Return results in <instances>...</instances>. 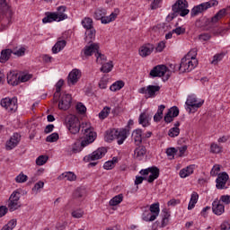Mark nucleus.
Segmentation results:
<instances>
[{"label": "nucleus", "instance_id": "79ce46f5", "mask_svg": "<svg viewBox=\"0 0 230 230\" xmlns=\"http://www.w3.org/2000/svg\"><path fill=\"white\" fill-rule=\"evenodd\" d=\"M123 202V194H119L110 200V206H118Z\"/></svg>", "mask_w": 230, "mask_h": 230}, {"label": "nucleus", "instance_id": "39448f33", "mask_svg": "<svg viewBox=\"0 0 230 230\" xmlns=\"http://www.w3.org/2000/svg\"><path fill=\"white\" fill-rule=\"evenodd\" d=\"M0 105L10 114H14V112H17V109H19L17 97H5L0 101Z\"/></svg>", "mask_w": 230, "mask_h": 230}, {"label": "nucleus", "instance_id": "4468645a", "mask_svg": "<svg viewBox=\"0 0 230 230\" xmlns=\"http://www.w3.org/2000/svg\"><path fill=\"white\" fill-rule=\"evenodd\" d=\"M227 181H229V174L227 172H224L222 173H219L217 180H216V187L217 190H226L227 187H226V184H227Z\"/></svg>", "mask_w": 230, "mask_h": 230}, {"label": "nucleus", "instance_id": "bb28decb", "mask_svg": "<svg viewBox=\"0 0 230 230\" xmlns=\"http://www.w3.org/2000/svg\"><path fill=\"white\" fill-rule=\"evenodd\" d=\"M118 13H119V11L116 10L114 13H111L109 16H103L101 20L102 24H109V22H112V21H116V18L118 17Z\"/></svg>", "mask_w": 230, "mask_h": 230}, {"label": "nucleus", "instance_id": "6e6d98bb", "mask_svg": "<svg viewBox=\"0 0 230 230\" xmlns=\"http://www.w3.org/2000/svg\"><path fill=\"white\" fill-rule=\"evenodd\" d=\"M25 53H26V49L24 47L13 50V55H15L16 57H24Z\"/></svg>", "mask_w": 230, "mask_h": 230}, {"label": "nucleus", "instance_id": "338daca9", "mask_svg": "<svg viewBox=\"0 0 230 230\" xmlns=\"http://www.w3.org/2000/svg\"><path fill=\"white\" fill-rule=\"evenodd\" d=\"M219 202H223L224 204L229 205L230 204V196L229 195L221 196Z\"/></svg>", "mask_w": 230, "mask_h": 230}, {"label": "nucleus", "instance_id": "bf43d9fd", "mask_svg": "<svg viewBox=\"0 0 230 230\" xmlns=\"http://www.w3.org/2000/svg\"><path fill=\"white\" fill-rule=\"evenodd\" d=\"M15 181L18 183L26 182V181H28V176L21 172L18 176H16Z\"/></svg>", "mask_w": 230, "mask_h": 230}, {"label": "nucleus", "instance_id": "7c9ffc66", "mask_svg": "<svg viewBox=\"0 0 230 230\" xmlns=\"http://www.w3.org/2000/svg\"><path fill=\"white\" fill-rule=\"evenodd\" d=\"M149 173H151L147 179V182H154L155 179L159 177V168L157 167H151V171H149Z\"/></svg>", "mask_w": 230, "mask_h": 230}, {"label": "nucleus", "instance_id": "f257e3e1", "mask_svg": "<svg viewBox=\"0 0 230 230\" xmlns=\"http://www.w3.org/2000/svg\"><path fill=\"white\" fill-rule=\"evenodd\" d=\"M83 133V140L81 141V144L75 143L72 146V152L73 154H78L85 148V146H89L92 143H94L96 140V132L93 130V128H85L82 129Z\"/></svg>", "mask_w": 230, "mask_h": 230}, {"label": "nucleus", "instance_id": "052dcab7", "mask_svg": "<svg viewBox=\"0 0 230 230\" xmlns=\"http://www.w3.org/2000/svg\"><path fill=\"white\" fill-rule=\"evenodd\" d=\"M75 109L79 114H85V111H87V108L82 102L77 103Z\"/></svg>", "mask_w": 230, "mask_h": 230}, {"label": "nucleus", "instance_id": "774afa93", "mask_svg": "<svg viewBox=\"0 0 230 230\" xmlns=\"http://www.w3.org/2000/svg\"><path fill=\"white\" fill-rule=\"evenodd\" d=\"M221 230H230V222L225 221L220 226Z\"/></svg>", "mask_w": 230, "mask_h": 230}, {"label": "nucleus", "instance_id": "4c0bfd02", "mask_svg": "<svg viewBox=\"0 0 230 230\" xmlns=\"http://www.w3.org/2000/svg\"><path fill=\"white\" fill-rule=\"evenodd\" d=\"M81 24L84 28V30H91L94 28V26L93 25V19L90 17H85L84 19H83Z\"/></svg>", "mask_w": 230, "mask_h": 230}, {"label": "nucleus", "instance_id": "6e6552de", "mask_svg": "<svg viewBox=\"0 0 230 230\" xmlns=\"http://www.w3.org/2000/svg\"><path fill=\"white\" fill-rule=\"evenodd\" d=\"M66 121L71 134H78L80 132V120L76 116L68 115Z\"/></svg>", "mask_w": 230, "mask_h": 230}, {"label": "nucleus", "instance_id": "b1692460", "mask_svg": "<svg viewBox=\"0 0 230 230\" xmlns=\"http://www.w3.org/2000/svg\"><path fill=\"white\" fill-rule=\"evenodd\" d=\"M150 119L152 117L148 113H141L138 119L139 125L142 127H148L150 125Z\"/></svg>", "mask_w": 230, "mask_h": 230}, {"label": "nucleus", "instance_id": "cd10ccee", "mask_svg": "<svg viewBox=\"0 0 230 230\" xmlns=\"http://www.w3.org/2000/svg\"><path fill=\"white\" fill-rule=\"evenodd\" d=\"M66 40H58L52 48V53H54L55 55L57 53H60V51H62V49L64 48H66Z\"/></svg>", "mask_w": 230, "mask_h": 230}, {"label": "nucleus", "instance_id": "a18cd8bd", "mask_svg": "<svg viewBox=\"0 0 230 230\" xmlns=\"http://www.w3.org/2000/svg\"><path fill=\"white\" fill-rule=\"evenodd\" d=\"M96 62L97 64H103V62L107 61V57L100 52V50L95 53Z\"/></svg>", "mask_w": 230, "mask_h": 230}, {"label": "nucleus", "instance_id": "49530a36", "mask_svg": "<svg viewBox=\"0 0 230 230\" xmlns=\"http://www.w3.org/2000/svg\"><path fill=\"white\" fill-rule=\"evenodd\" d=\"M15 226H17V220L12 219L1 230H13Z\"/></svg>", "mask_w": 230, "mask_h": 230}, {"label": "nucleus", "instance_id": "473e14b6", "mask_svg": "<svg viewBox=\"0 0 230 230\" xmlns=\"http://www.w3.org/2000/svg\"><path fill=\"white\" fill-rule=\"evenodd\" d=\"M95 37H96V30L94 28L86 29V31H85L86 42H93Z\"/></svg>", "mask_w": 230, "mask_h": 230}, {"label": "nucleus", "instance_id": "c9c22d12", "mask_svg": "<svg viewBox=\"0 0 230 230\" xmlns=\"http://www.w3.org/2000/svg\"><path fill=\"white\" fill-rule=\"evenodd\" d=\"M146 154V148L145 146H138L135 149V157L137 159H143Z\"/></svg>", "mask_w": 230, "mask_h": 230}, {"label": "nucleus", "instance_id": "0e129e2a", "mask_svg": "<svg viewBox=\"0 0 230 230\" xmlns=\"http://www.w3.org/2000/svg\"><path fill=\"white\" fill-rule=\"evenodd\" d=\"M218 172H220V165L216 164L213 166L210 174L212 175V177H217V175H218Z\"/></svg>", "mask_w": 230, "mask_h": 230}, {"label": "nucleus", "instance_id": "4be33fe9", "mask_svg": "<svg viewBox=\"0 0 230 230\" xmlns=\"http://www.w3.org/2000/svg\"><path fill=\"white\" fill-rule=\"evenodd\" d=\"M143 131L141 129H136L132 133V139L137 146H139L143 143Z\"/></svg>", "mask_w": 230, "mask_h": 230}, {"label": "nucleus", "instance_id": "37998d69", "mask_svg": "<svg viewBox=\"0 0 230 230\" xmlns=\"http://www.w3.org/2000/svg\"><path fill=\"white\" fill-rule=\"evenodd\" d=\"M112 67H114V65L112 64V61H110L102 65L101 71L102 73H111L112 71Z\"/></svg>", "mask_w": 230, "mask_h": 230}, {"label": "nucleus", "instance_id": "5fc2aeb1", "mask_svg": "<svg viewBox=\"0 0 230 230\" xmlns=\"http://www.w3.org/2000/svg\"><path fill=\"white\" fill-rule=\"evenodd\" d=\"M210 151L212 154H220L222 152V147L218 144L213 143L210 146Z\"/></svg>", "mask_w": 230, "mask_h": 230}, {"label": "nucleus", "instance_id": "ea45409f", "mask_svg": "<svg viewBox=\"0 0 230 230\" xmlns=\"http://www.w3.org/2000/svg\"><path fill=\"white\" fill-rule=\"evenodd\" d=\"M123 87H125V83L123 81H117L111 85L110 90L116 93V91H119L123 89Z\"/></svg>", "mask_w": 230, "mask_h": 230}, {"label": "nucleus", "instance_id": "9b49d317", "mask_svg": "<svg viewBox=\"0 0 230 230\" xmlns=\"http://www.w3.org/2000/svg\"><path fill=\"white\" fill-rule=\"evenodd\" d=\"M107 154V148L99 147L97 150L93 151L92 154L85 155L84 157V163H91V161H98V159H102L103 155Z\"/></svg>", "mask_w": 230, "mask_h": 230}, {"label": "nucleus", "instance_id": "72a5a7b5", "mask_svg": "<svg viewBox=\"0 0 230 230\" xmlns=\"http://www.w3.org/2000/svg\"><path fill=\"white\" fill-rule=\"evenodd\" d=\"M170 220V211L166 208L162 210V227H165L168 226V222Z\"/></svg>", "mask_w": 230, "mask_h": 230}, {"label": "nucleus", "instance_id": "7ed1b4c3", "mask_svg": "<svg viewBox=\"0 0 230 230\" xmlns=\"http://www.w3.org/2000/svg\"><path fill=\"white\" fill-rule=\"evenodd\" d=\"M104 139L107 143H111V141L117 139L118 145H123L125 139H127V129H110L106 131Z\"/></svg>", "mask_w": 230, "mask_h": 230}, {"label": "nucleus", "instance_id": "c85d7f7f", "mask_svg": "<svg viewBox=\"0 0 230 230\" xmlns=\"http://www.w3.org/2000/svg\"><path fill=\"white\" fill-rule=\"evenodd\" d=\"M58 22V20L57 18V14L55 13H47L46 17L42 19V22L44 24L48 22Z\"/></svg>", "mask_w": 230, "mask_h": 230}, {"label": "nucleus", "instance_id": "a878e982", "mask_svg": "<svg viewBox=\"0 0 230 230\" xmlns=\"http://www.w3.org/2000/svg\"><path fill=\"white\" fill-rule=\"evenodd\" d=\"M64 85V80L60 79L56 84V93H54L53 102L58 103V98H60V90Z\"/></svg>", "mask_w": 230, "mask_h": 230}, {"label": "nucleus", "instance_id": "6ab92c4d", "mask_svg": "<svg viewBox=\"0 0 230 230\" xmlns=\"http://www.w3.org/2000/svg\"><path fill=\"white\" fill-rule=\"evenodd\" d=\"M154 51V45L148 43L146 45H143L140 49H139V55L140 57H148V55H152V52Z\"/></svg>", "mask_w": 230, "mask_h": 230}, {"label": "nucleus", "instance_id": "58836bf2", "mask_svg": "<svg viewBox=\"0 0 230 230\" xmlns=\"http://www.w3.org/2000/svg\"><path fill=\"white\" fill-rule=\"evenodd\" d=\"M226 12H227V9H221V10H219V11L215 14V16L212 17L211 22H218V21H220V19H222V18L226 15Z\"/></svg>", "mask_w": 230, "mask_h": 230}, {"label": "nucleus", "instance_id": "20e7f679", "mask_svg": "<svg viewBox=\"0 0 230 230\" xmlns=\"http://www.w3.org/2000/svg\"><path fill=\"white\" fill-rule=\"evenodd\" d=\"M172 13L171 14L172 19H175L177 15L181 17H186L190 11L188 9V1L186 0H178L175 2L174 4L172 6Z\"/></svg>", "mask_w": 230, "mask_h": 230}, {"label": "nucleus", "instance_id": "423d86ee", "mask_svg": "<svg viewBox=\"0 0 230 230\" xmlns=\"http://www.w3.org/2000/svg\"><path fill=\"white\" fill-rule=\"evenodd\" d=\"M0 12L4 14L2 23L3 24H12V17L13 13L10 10V5L6 3V0H0Z\"/></svg>", "mask_w": 230, "mask_h": 230}, {"label": "nucleus", "instance_id": "ddd939ff", "mask_svg": "<svg viewBox=\"0 0 230 230\" xmlns=\"http://www.w3.org/2000/svg\"><path fill=\"white\" fill-rule=\"evenodd\" d=\"M166 73H168V67L164 65H158L150 71V76H152V78H161V76H164Z\"/></svg>", "mask_w": 230, "mask_h": 230}, {"label": "nucleus", "instance_id": "0eeeda50", "mask_svg": "<svg viewBox=\"0 0 230 230\" xmlns=\"http://www.w3.org/2000/svg\"><path fill=\"white\" fill-rule=\"evenodd\" d=\"M218 4V1L217 0H210L206 3H202L199 5L194 6L190 11L191 17H195L199 15V13H202V12H206V10H208V8H211L212 6H217Z\"/></svg>", "mask_w": 230, "mask_h": 230}, {"label": "nucleus", "instance_id": "13d9d810", "mask_svg": "<svg viewBox=\"0 0 230 230\" xmlns=\"http://www.w3.org/2000/svg\"><path fill=\"white\" fill-rule=\"evenodd\" d=\"M20 199H21V192H19V191H17V190H14V191L11 194V196H10V198H9V199L13 200V202H20V201H19Z\"/></svg>", "mask_w": 230, "mask_h": 230}, {"label": "nucleus", "instance_id": "dca6fc26", "mask_svg": "<svg viewBox=\"0 0 230 230\" xmlns=\"http://www.w3.org/2000/svg\"><path fill=\"white\" fill-rule=\"evenodd\" d=\"M21 141V135L19 133H14L10 139L6 142L5 148L6 150H13L15 146L19 145Z\"/></svg>", "mask_w": 230, "mask_h": 230}, {"label": "nucleus", "instance_id": "412c9836", "mask_svg": "<svg viewBox=\"0 0 230 230\" xmlns=\"http://www.w3.org/2000/svg\"><path fill=\"white\" fill-rule=\"evenodd\" d=\"M195 171V164H190L180 171V177L181 179H186V177H190Z\"/></svg>", "mask_w": 230, "mask_h": 230}, {"label": "nucleus", "instance_id": "f704fd0d", "mask_svg": "<svg viewBox=\"0 0 230 230\" xmlns=\"http://www.w3.org/2000/svg\"><path fill=\"white\" fill-rule=\"evenodd\" d=\"M197 202H199V193L194 191L191 194L190 200L188 205V209L189 210L193 209V208H195V204H197Z\"/></svg>", "mask_w": 230, "mask_h": 230}, {"label": "nucleus", "instance_id": "393cba45", "mask_svg": "<svg viewBox=\"0 0 230 230\" xmlns=\"http://www.w3.org/2000/svg\"><path fill=\"white\" fill-rule=\"evenodd\" d=\"M13 55V50L10 49H6L1 51L0 62L1 64H4L10 60V57Z\"/></svg>", "mask_w": 230, "mask_h": 230}, {"label": "nucleus", "instance_id": "e2e57ef3", "mask_svg": "<svg viewBox=\"0 0 230 230\" xmlns=\"http://www.w3.org/2000/svg\"><path fill=\"white\" fill-rule=\"evenodd\" d=\"M42 188H44V182L38 181L37 183H35L34 187L32 188V191L39 193V190H42Z\"/></svg>", "mask_w": 230, "mask_h": 230}, {"label": "nucleus", "instance_id": "4d7b16f0", "mask_svg": "<svg viewBox=\"0 0 230 230\" xmlns=\"http://www.w3.org/2000/svg\"><path fill=\"white\" fill-rule=\"evenodd\" d=\"M179 134H181V129H179V128H172L168 132L170 137H177Z\"/></svg>", "mask_w": 230, "mask_h": 230}, {"label": "nucleus", "instance_id": "1a4fd4ad", "mask_svg": "<svg viewBox=\"0 0 230 230\" xmlns=\"http://www.w3.org/2000/svg\"><path fill=\"white\" fill-rule=\"evenodd\" d=\"M185 103L187 105V111L191 114V112H195L197 109H200L204 105V101L197 100L195 95H189Z\"/></svg>", "mask_w": 230, "mask_h": 230}, {"label": "nucleus", "instance_id": "a211bd4d", "mask_svg": "<svg viewBox=\"0 0 230 230\" xmlns=\"http://www.w3.org/2000/svg\"><path fill=\"white\" fill-rule=\"evenodd\" d=\"M212 211L214 215L220 217V215H224L226 212V207L224 204H222V202L218 201V199H216L212 203Z\"/></svg>", "mask_w": 230, "mask_h": 230}, {"label": "nucleus", "instance_id": "3c124183", "mask_svg": "<svg viewBox=\"0 0 230 230\" xmlns=\"http://www.w3.org/2000/svg\"><path fill=\"white\" fill-rule=\"evenodd\" d=\"M62 176L65 177L66 181H76V174L71 172H65L62 174Z\"/></svg>", "mask_w": 230, "mask_h": 230}, {"label": "nucleus", "instance_id": "a19ab883", "mask_svg": "<svg viewBox=\"0 0 230 230\" xmlns=\"http://www.w3.org/2000/svg\"><path fill=\"white\" fill-rule=\"evenodd\" d=\"M104 15H107V10L103 8H99L94 13V19H96L97 21H102Z\"/></svg>", "mask_w": 230, "mask_h": 230}, {"label": "nucleus", "instance_id": "864d4df0", "mask_svg": "<svg viewBox=\"0 0 230 230\" xmlns=\"http://www.w3.org/2000/svg\"><path fill=\"white\" fill-rule=\"evenodd\" d=\"M179 152V150L175 147H169L166 149V154L168 157H172L173 159L175 157V155Z\"/></svg>", "mask_w": 230, "mask_h": 230}, {"label": "nucleus", "instance_id": "2f4dec72", "mask_svg": "<svg viewBox=\"0 0 230 230\" xmlns=\"http://www.w3.org/2000/svg\"><path fill=\"white\" fill-rule=\"evenodd\" d=\"M157 217L150 211V210H146L142 214V220L144 222H154Z\"/></svg>", "mask_w": 230, "mask_h": 230}, {"label": "nucleus", "instance_id": "69168bd1", "mask_svg": "<svg viewBox=\"0 0 230 230\" xmlns=\"http://www.w3.org/2000/svg\"><path fill=\"white\" fill-rule=\"evenodd\" d=\"M72 217L74 218H82V217H84V211L83 210H75L72 212Z\"/></svg>", "mask_w": 230, "mask_h": 230}, {"label": "nucleus", "instance_id": "c03bdc74", "mask_svg": "<svg viewBox=\"0 0 230 230\" xmlns=\"http://www.w3.org/2000/svg\"><path fill=\"white\" fill-rule=\"evenodd\" d=\"M58 139H59V136H58V133L57 132H54L46 137L47 143H57Z\"/></svg>", "mask_w": 230, "mask_h": 230}, {"label": "nucleus", "instance_id": "603ef678", "mask_svg": "<svg viewBox=\"0 0 230 230\" xmlns=\"http://www.w3.org/2000/svg\"><path fill=\"white\" fill-rule=\"evenodd\" d=\"M108 83H109V78H107V75L102 76L99 82L100 89H107Z\"/></svg>", "mask_w": 230, "mask_h": 230}, {"label": "nucleus", "instance_id": "f3484780", "mask_svg": "<svg viewBox=\"0 0 230 230\" xmlns=\"http://www.w3.org/2000/svg\"><path fill=\"white\" fill-rule=\"evenodd\" d=\"M177 116H179V108L177 106L170 108L164 116L165 123H172L173 118H177Z\"/></svg>", "mask_w": 230, "mask_h": 230}, {"label": "nucleus", "instance_id": "9d476101", "mask_svg": "<svg viewBox=\"0 0 230 230\" xmlns=\"http://www.w3.org/2000/svg\"><path fill=\"white\" fill-rule=\"evenodd\" d=\"M73 98L69 93H64L59 95L58 102V109L60 111H67L71 108V102Z\"/></svg>", "mask_w": 230, "mask_h": 230}, {"label": "nucleus", "instance_id": "680f3d73", "mask_svg": "<svg viewBox=\"0 0 230 230\" xmlns=\"http://www.w3.org/2000/svg\"><path fill=\"white\" fill-rule=\"evenodd\" d=\"M33 75H30V74H22L19 75V80L20 82H28V80H31V78H32Z\"/></svg>", "mask_w": 230, "mask_h": 230}, {"label": "nucleus", "instance_id": "5701e85b", "mask_svg": "<svg viewBox=\"0 0 230 230\" xmlns=\"http://www.w3.org/2000/svg\"><path fill=\"white\" fill-rule=\"evenodd\" d=\"M7 83L9 84V85H19V84H21L19 75H17V74L10 72L9 74H7Z\"/></svg>", "mask_w": 230, "mask_h": 230}, {"label": "nucleus", "instance_id": "8fccbe9b", "mask_svg": "<svg viewBox=\"0 0 230 230\" xmlns=\"http://www.w3.org/2000/svg\"><path fill=\"white\" fill-rule=\"evenodd\" d=\"M48 155H40L37 159H36V164L38 166H43V164H46V163H48Z\"/></svg>", "mask_w": 230, "mask_h": 230}, {"label": "nucleus", "instance_id": "2eb2a0df", "mask_svg": "<svg viewBox=\"0 0 230 230\" xmlns=\"http://www.w3.org/2000/svg\"><path fill=\"white\" fill-rule=\"evenodd\" d=\"M81 76H82V72H80V70L76 68L73 69L68 75V78H67L68 85L76 84L80 80Z\"/></svg>", "mask_w": 230, "mask_h": 230}, {"label": "nucleus", "instance_id": "f8f14e48", "mask_svg": "<svg viewBox=\"0 0 230 230\" xmlns=\"http://www.w3.org/2000/svg\"><path fill=\"white\" fill-rule=\"evenodd\" d=\"M100 51V45L98 43H92L88 46H85L83 49V58H87V57H92Z\"/></svg>", "mask_w": 230, "mask_h": 230}, {"label": "nucleus", "instance_id": "aec40b11", "mask_svg": "<svg viewBox=\"0 0 230 230\" xmlns=\"http://www.w3.org/2000/svg\"><path fill=\"white\" fill-rule=\"evenodd\" d=\"M66 7L65 5L58 6L57 12L54 13L57 15L58 22L66 21L67 14L66 13Z\"/></svg>", "mask_w": 230, "mask_h": 230}, {"label": "nucleus", "instance_id": "09e8293b", "mask_svg": "<svg viewBox=\"0 0 230 230\" xmlns=\"http://www.w3.org/2000/svg\"><path fill=\"white\" fill-rule=\"evenodd\" d=\"M111 114V108L110 107H104L102 111L99 113L100 119H105Z\"/></svg>", "mask_w": 230, "mask_h": 230}, {"label": "nucleus", "instance_id": "f03ea898", "mask_svg": "<svg viewBox=\"0 0 230 230\" xmlns=\"http://www.w3.org/2000/svg\"><path fill=\"white\" fill-rule=\"evenodd\" d=\"M199 66V60H197V49H191L180 63L178 69H181V73H190Z\"/></svg>", "mask_w": 230, "mask_h": 230}, {"label": "nucleus", "instance_id": "de8ad7c7", "mask_svg": "<svg viewBox=\"0 0 230 230\" xmlns=\"http://www.w3.org/2000/svg\"><path fill=\"white\" fill-rule=\"evenodd\" d=\"M149 211L154 214L156 217H159V203H154L150 206Z\"/></svg>", "mask_w": 230, "mask_h": 230}, {"label": "nucleus", "instance_id": "e433bc0d", "mask_svg": "<svg viewBox=\"0 0 230 230\" xmlns=\"http://www.w3.org/2000/svg\"><path fill=\"white\" fill-rule=\"evenodd\" d=\"M21 208V201H13V199H9L8 201V209L11 212L17 211V209Z\"/></svg>", "mask_w": 230, "mask_h": 230}, {"label": "nucleus", "instance_id": "c756f323", "mask_svg": "<svg viewBox=\"0 0 230 230\" xmlns=\"http://www.w3.org/2000/svg\"><path fill=\"white\" fill-rule=\"evenodd\" d=\"M161 91V86L159 85H148L147 86V96L148 98H155V93Z\"/></svg>", "mask_w": 230, "mask_h": 230}]
</instances>
